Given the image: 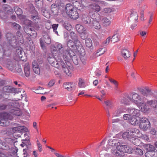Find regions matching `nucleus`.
<instances>
[{
    "label": "nucleus",
    "mask_w": 157,
    "mask_h": 157,
    "mask_svg": "<svg viewBox=\"0 0 157 157\" xmlns=\"http://www.w3.org/2000/svg\"><path fill=\"white\" fill-rule=\"evenodd\" d=\"M51 42V38L48 34L45 33L43 37L40 39V44L42 48L45 47V43L49 44Z\"/></svg>",
    "instance_id": "10"
},
{
    "label": "nucleus",
    "mask_w": 157,
    "mask_h": 157,
    "mask_svg": "<svg viewBox=\"0 0 157 157\" xmlns=\"http://www.w3.org/2000/svg\"><path fill=\"white\" fill-rule=\"evenodd\" d=\"M85 44L86 47L90 48L92 45V40L90 38H88L85 40Z\"/></svg>",
    "instance_id": "48"
},
{
    "label": "nucleus",
    "mask_w": 157,
    "mask_h": 157,
    "mask_svg": "<svg viewBox=\"0 0 157 157\" xmlns=\"http://www.w3.org/2000/svg\"><path fill=\"white\" fill-rule=\"evenodd\" d=\"M6 38L9 42V45L4 47V52L7 51H11L14 49L17 45L18 42L15 36L11 33H8L6 34Z\"/></svg>",
    "instance_id": "3"
},
{
    "label": "nucleus",
    "mask_w": 157,
    "mask_h": 157,
    "mask_svg": "<svg viewBox=\"0 0 157 157\" xmlns=\"http://www.w3.org/2000/svg\"><path fill=\"white\" fill-rule=\"evenodd\" d=\"M89 14L90 17L92 19H96V17H95L94 15L96 14H98L96 12H95L94 11H90Z\"/></svg>",
    "instance_id": "63"
},
{
    "label": "nucleus",
    "mask_w": 157,
    "mask_h": 157,
    "mask_svg": "<svg viewBox=\"0 0 157 157\" xmlns=\"http://www.w3.org/2000/svg\"><path fill=\"white\" fill-rule=\"evenodd\" d=\"M80 37L82 40H86L87 37V32H83L81 33Z\"/></svg>",
    "instance_id": "54"
},
{
    "label": "nucleus",
    "mask_w": 157,
    "mask_h": 157,
    "mask_svg": "<svg viewBox=\"0 0 157 157\" xmlns=\"http://www.w3.org/2000/svg\"><path fill=\"white\" fill-rule=\"evenodd\" d=\"M7 17L6 14L4 12L0 10V17L2 19H5Z\"/></svg>",
    "instance_id": "61"
},
{
    "label": "nucleus",
    "mask_w": 157,
    "mask_h": 157,
    "mask_svg": "<svg viewBox=\"0 0 157 157\" xmlns=\"http://www.w3.org/2000/svg\"><path fill=\"white\" fill-rule=\"evenodd\" d=\"M145 149L147 151L153 152L155 150V147L153 145L148 144H145L143 145Z\"/></svg>",
    "instance_id": "30"
},
{
    "label": "nucleus",
    "mask_w": 157,
    "mask_h": 157,
    "mask_svg": "<svg viewBox=\"0 0 157 157\" xmlns=\"http://www.w3.org/2000/svg\"><path fill=\"white\" fill-rule=\"evenodd\" d=\"M61 66L63 68L64 71L66 75L68 76H71V73L68 67L66 66V64L64 63V65H60V67Z\"/></svg>",
    "instance_id": "28"
},
{
    "label": "nucleus",
    "mask_w": 157,
    "mask_h": 157,
    "mask_svg": "<svg viewBox=\"0 0 157 157\" xmlns=\"http://www.w3.org/2000/svg\"><path fill=\"white\" fill-rule=\"evenodd\" d=\"M24 71L25 75L26 77H28L30 75V69L29 63H26L25 64L24 67Z\"/></svg>",
    "instance_id": "25"
},
{
    "label": "nucleus",
    "mask_w": 157,
    "mask_h": 157,
    "mask_svg": "<svg viewBox=\"0 0 157 157\" xmlns=\"http://www.w3.org/2000/svg\"><path fill=\"white\" fill-rule=\"evenodd\" d=\"M13 27L15 29L18 30H20V29H21V26L20 25L17 24L15 22H14L13 23Z\"/></svg>",
    "instance_id": "60"
},
{
    "label": "nucleus",
    "mask_w": 157,
    "mask_h": 157,
    "mask_svg": "<svg viewBox=\"0 0 157 157\" xmlns=\"http://www.w3.org/2000/svg\"><path fill=\"white\" fill-rule=\"evenodd\" d=\"M148 104L154 108L155 112L157 114V101L152 100L147 102Z\"/></svg>",
    "instance_id": "23"
},
{
    "label": "nucleus",
    "mask_w": 157,
    "mask_h": 157,
    "mask_svg": "<svg viewBox=\"0 0 157 157\" xmlns=\"http://www.w3.org/2000/svg\"><path fill=\"white\" fill-rule=\"evenodd\" d=\"M81 19L82 23L85 25H89L92 21L90 17L85 14H82Z\"/></svg>",
    "instance_id": "14"
},
{
    "label": "nucleus",
    "mask_w": 157,
    "mask_h": 157,
    "mask_svg": "<svg viewBox=\"0 0 157 157\" xmlns=\"http://www.w3.org/2000/svg\"><path fill=\"white\" fill-rule=\"evenodd\" d=\"M13 132H21L23 131L27 132L28 129L26 127L23 126H17L13 128Z\"/></svg>",
    "instance_id": "20"
},
{
    "label": "nucleus",
    "mask_w": 157,
    "mask_h": 157,
    "mask_svg": "<svg viewBox=\"0 0 157 157\" xmlns=\"http://www.w3.org/2000/svg\"><path fill=\"white\" fill-rule=\"evenodd\" d=\"M139 132V130L136 128H130L123 133L122 138L124 139L129 140L134 137L136 133H138Z\"/></svg>",
    "instance_id": "5"
},
{
    "label": "nucleus",
    "mask_w": 157,
    "mask_h": 157,
    "mask_svg": "<svg viewBox=\"0 0 157 157\" xmlns=\"http://www.w3.org/2000/svg\"><path fill=\"white\" fill-rule=\"evenodd\" d=\"M63 87L64 88L67 89L68 91H71L75 89V86L72 82H66L64 83Z\"/></svg>",
    "instance_id": "19"
},
{
    "label": "nucleus",
    "mask_w": 157,
    "mask_h": 157,
    "mask_svg": "<svg viewBox=\"0 0 157 157\" xmlns=\"http://www.w3.org/2000/svg\"><path fill=\"white\" fill-rule=\"evenodd\" d=\"M135 153L136 155H143V152L142 149H140L139 147H136L135 149Z\"/></svg>",
    "instance_id": "52"
},
{
    "label": "nucleus",
    "mask_w": 157,
    "mask_h": 157,
    "mask_svg": "<svg viewBox=\"0 0 157 157\" xmlns=\"http://www.w3.org/2000/svg\"><path fill=\"white\" fill-rule=\"evenodd\" d=\"M9 112L15 116H20L22 115V112L19 109L15 108L13 106V108L10 109Z\"/></svg>",
    "instance_id": "16"
},
{
    "label": "nucleus",
    "mask_w": 157,
    "mask_h": 157,
    "mask_svg": "<svg viewBox=\"0 0 157 157\" xmlns=\"http://www.w3.org/2000/svg\"><path fill=\"white\" fill-rule=\"evenodd\" d=\"M78 85L80 88L84 87L86 86L85 83L83 79L81 78H79Z\"/></svg>",
    "instance_id": "49"
},
{
    "label": "nucleus",
    "mask_w": 157,
    "mask_h": 157,
    "mask_svg": "<svg viewBox=\"0 0 157 157\" xmlns=\"http://www.w3.org/2000/svg\"><path fill=\"white\" fill-rule=\"evenodd\" d=\"M13 87L11 86H6L4 88V90L7 93H12Z\"/></svg>",
    "instance_id": "53"
},
{
    "label": "nucleus",
    "mask_w": 157,
    "mask_h": 157,
    "mask_svg": "<svg viewBox=\"0 0 157 157\" xmlns=\"http://www.w3.org/2000/svg\"><path fill=\"white\" fill-rule=\"evenodd\" d=\"M12 117L7 113H2V119L7 120H11Z\"/></svg>",
    "instance_id": "45"
},
{
    "label": "nucleus",
    "mask_w": 157,
    "mask_h": 157,
    "mask_svg": "<svg viewBox=\"0 0 157 157\" xmlns=\"http://www.w3.org/2000/svg\"><path fill=\"white\" fill-rule=\"evenodd\" d=\"M150 123L149 120L146 117H142L140 119L139 126L143 130H147L150 127Z\"/></svg>",
    "instance_id": "9"
},
{
    "label": "nucleus",
    "mask_w": 157,
    "mask_h": 157,
    "mask_svg": "<svg viewBox=\"0 0 157 157\" xmlns=\"http://www.w3.org/2000/svg\"><path fill=\"white\" fill-rule=\"evenodd\" d=\"M109 80L110 82L114 84L116 87L117 88L118 86V83L117 81L110 78H109Z\"/></svg>",
    "instance_id": "57"
},
{
    "label": "nucleus",
    "mask_w": 157,
    "mask_h": 157,
    "mask_svg": "<svg viewBox=\"0 0 157 157\" xmlns=\"http://www.w3.org/2000/svg\"><path fill=\"white\" fill-rule=\"evenodd\" d=\"M6 66L9 70L12 71L14 70L15 65L13 61H9L6 62Z\"/></svg>",
    "instance_id": "26"
},
{
    "label": "nucleus",
    "mask_w": 157,
    "mask_h": 157,
    "mask_svg": "<svg viewBox=\"0 0 157 157\" xmlns=\"http://www.w3.org/2000/svg\"><path fill=\"white\" fill-rule=\"evenodd\" d=\"M30 9L29 10L30 13L32 14V15H31V19L34 21H36L37 19H39V17L38 16V13L36 10H35L33 5H31L30 6Z\"/></svg>",
    "instance_id": "11"
},
{
    "label": "nucleus",
    "mask_w": 157,
    "mask_h": 157,
    "mask_svg": "<svg viewBox=\"0 0 157 157\" xmlns=\"http://www.w3.org/2000/svg\"><path fill=\"white\" fill-rule=\"evenodd\" d=\"M33 69V72L37 75H39L40 73V69L37 61L33 60L32 63Z\"/></svg>",
    "instance_id": "15"
},
{
    "label": "nucleus",
    "mask_w": 157,
    "mask_h": 157,
    "mask_svg": "<svg viewBox=\"0 0 157 157\" xmlns=\"http://www.w3.org/2000/svg\"><path fill=\"white\" fill-rule=\"evenodd\" d=\"M124 109L121 108H118L113 113L114 116H119L121 114L124 112Z\"/></svg>",
    "instance_id": "38"
},
{
    "label": "nucleus",
    "mask_w": 157,
    "mask_h": 157,
    "mask_svg": "<svg viewBox=\"0 0 157 157\" xmlns=\"http://www.w3.org/2000/svg\"><path fill=\"white\" fill-rule=\"evenodd\" d=\"M55 4H53L51 5V11L52 12L55 11V9H56V7H57V5L59 6H64V4L61 2L60 0H57L56 1Z\"/></svg>",
    "instance_id": "18"
},
{
    "label": "nucleus",
    "mask_w": 157,
    "mask_h": 157,
    "mask_svg": "<svg viewBox=\"0 0 157 157\" xmlns=\"http://www.w3.org/2000/svg\"><path fill=\"white\" fill-rule=\"evenodd\" d=\"M14 10L15 13L17 15H20L22 13V10L17 6L15 7Z\"/></svg>",
    "instance_id": "51"
},
{
    "label": "nucleus",
    "mask_w": 157,
    "mask_h": 157,
    "mask_svg": "<svg viewBox=\"0 0 157 157\" xmlns=\"http://www.w3.org/2000/svg\"><path fill=\"white\" fill-rule=\"evenodd\" d=\"M58 26V24H53L52 25V29H53V32L57 34H58V32L57 31V29Z\"/></svg>",
    "instance_id": "58"
},
{
    "label": "nucleus",
    "mask_w": 157,
    "mask_h": 157,
    "mask_svg": "<svg viewBox=\"0 0 157 157\" xmlns=\"http://www.w3.org/2000/svg\"><path fill=\"white\" fill-rule=\"evenodd\" d=\"M112 11V9L109 8H105L102 11V12L105 13H110Z\"/></svg>",
    "instance_id": "59"
},
{
    "label": "nucleus",
    "mask_w": 157,
    "mask_h": 157,
    "mask_svg": "<svg viewBox=\"0 0 157 157\" xmlns=\"http://www.w3.org/2000/svg\"><path fill=\"white\" fill-rule=\"evenodd\" d=\"M4 10L5 12L8 15H11L13 13V9L8 5H6L4 7Z\"/></svg>",
    "instance_id": "35"
},
{
    "label": "nucleus",
    "mask_w": 157,
    "mask_h": 157,
    "mask_svg": "<svg viewBox=\"0 0 157 157\" xmlns=\"http://www.w3.org/2000/svg\"><path fill=\"white\" fill-rule=\"evenodd\" d=\"M121 55L125 59L129 58L131 54L127 49H123L121 51Z\"/></svg>",
    "instance_id": "24"
},
{
    "label": "nucleus",
    "mask_w": 157,
    "mask_h": 157,
    "mask_svg": "<svg viewBox=\"0 0 157 157\" xmlns=\"http://www.w3.org/2000/svg\"><path fill=\"white\" fill-rule=\"evenodd\" d=\"M9 141H11L12 144L4 142L2 140H0V148L6 150H9L11 147V144L13 143V141L10 139H9Z\"/></svg>",
    "instance_id": "12"
},
{
    "label": "nucleus",
    "mask_w": 157,
    "mask_h": 157,
    "mask_svg": "<svg viewBox=\"0 0 157 157\" xmlns=\"http://www.w3.org/2000/svg\"><path fill=\"white\" fill-rule=\"evenodd\" d=\"M48 62L51 66L57 68H59L60 65H64V62L62 60L58 62L55 59L52 57H49L48 58Z\"/></svg>",
    "instance_id": "8"
},
{
    "label": "nucleus",
    "mask_w": 157,
    "mask_h": 157,
    "mask_svg": "<svg viewBox=\"0 0 157 157\" xmlns=\"http://www.w3.org/2000/svg\"><path fill=\"white\" fill-rule=\"evenodd\" d=\"M78 43H76L75 41H72L71 40H69L67 43V47L70 49V48H74L75 46L76 45V44Z\"/></svg>",
    "instance_id": "37"
},
{
    "label": "nucleus",
    "mask_w": 157,
    "mask_h": 157,
    "mask_svg": "<svg viewBox=\"0 0 157 157\" xmlns=\"http://www.w3.org/2000/svg\"><path fill=\"white\" fill-rule=\"evenodd\" d=\"M73 6L75 7L77 9L81 10L82 9V6H81V2L80 1H76L75 2H72Z\"/></svg>",
    "instance_id": "32"
},
{
    "label": "nucleus",
    "mask_w": 157,
    "mask_h": 157,
    "mask_svg": "<svg viewBox=\"0 0 157 157\" xmlns=\"http://www.w3.org/2000/svg\"><path fill=\"white\" fill-rule=\"evenodd\" d=\"M156 155L155 152L147 151L145 153V155L146 157H155V155Z\"/></svg>",
    "instance_id": "50"
},
{
    "label": "nucleus",
    "mask_w": 157,
    "mask_h": 157,
    "mask_svg": "<svg viewBox=\"0 0 157 157\" xmlns=\"http://www.w3.org/2000/svg\"><path fill=\"white\" fill-rule=\"evenodd\" d=\"M76 9L71 4H67L66 5L65 10L66 13Z\"/></svg>",
    "instance_id": "36"
},
{
    "label": "nucleus",
    "mask_w": 157,
    "mask_h": 157,
    "mask_svg": "<svg viewBox=\"0 0 157 157\" xmlns=\"http://www.w3.org/2000/svg\"><path fill=\"white\" fill-rule=\"evenodd\" d=\"M9 121L8 120L4 119H0V126H6L9 125Z\"/></svg>",
    "instance_id": "43"
},
{
    "label": "nucleus",
    "mask_w": 157,
    "mask_h": 157,
    "mask_svg": "<svg viewBox=\"0 0 157 157\" xmlns=\"http://www.w3.org/2000/svg\"><path fill=\"white\" fill-rule=\"evenodd\" d=\"M75 29H76L77 32L79 33L86 32V29L81 25L77 24L76 25Z\"/></svg>",
    "instance_id": "33"
},
{
    "label": "nucleus",
    "mask_w": 157,
    "mask_h": 157,
    "mask_svg": "<svg viewBox=\"0 0 157 157\" xmlns=\"http://www.w3.org/2000/svg\"><path fill=\"white\" fill-rule=\"evenodd\" d=\"M70 54L67 55L66 56V58L64 57L63 58L64 60L66 62V63L69 61L72 60L73 62L75 65L78 64V61L77 57L75 55V53L73 51H70Z\"/></svg>",
    "instance_id": "7"
},
{
    "label": "nucleus",
    "mask_w": 157,
    "mask_h": 157,
    "mask_svg": "<svg viewBox=\"0 0 157 157\" xmlns=\"http://www.w3.org/2000/svg\"><path fill=\"white\" fill-rule=\"evenodd\" d=\"M129 140L132 142V144L137 146H139L140 144V140L138 138H136L135 137Z\"/></svg>",
    "instance_id": "39"
},
{
    "label": "nucleus",
    "mask_w": 157,
    "mask_h": 157,
    "mask_svg": "<svg viewBox=\"0 0 157 157\" xmlns=\"http://www.w3.org/2000/svg\"><path fill=\"white\" fill-rule=\"evenodd\" d=\"M81 6H82V9L84 7H86L89 6L87 3L84 0H82L81 1Z\"/></svg>",
    "instance_id": "62"
},
{
    "label": "nucleus",
    "mask_w": 157,
    "mask_h": 157,
    "mask_svg": "<svg viewBox=\"0 0 157 157\" xmlns=\"http://www.w3.org/2000/svg\"><path fill=\"white\" fill-rule=\"evenodd\" d=\"M128 112L131 115L136 117H138L140 116V112L138 109L129 108H128Z\"/></svg>",
    "instance_id": "13"
},
{
    "label": "nucleus",
    "mask_w": 157,
    "mask_h": 157,
    "mask_svg": "<svg viewBox=\"0 0 157 157\" xmlns=\"http://www.w3.org/2000/svg\"><path fill=\"white\" fill-rule=\"evenodd\" d=\"M132 116L130 114H126L123 115V118L125 120L129 121L130 119V117H131Z\"/></svg>",
    "instance_id": "64"
},
{
    "label": "nucleus",
    "mask_w": 157,
    "mask_h": 157,
    "mask_svg": "<svg viewBox=\"0 0 157 157\" xmlns=\"http://www.w3.org/2000/svg\"><path fill=\"white\" fill-rule=\"evenodd\" d=\"M111 37L110 36H109L105 41L103 42V46H105L108 45L110 41H111Z\"/></svg>",
    "instance_id": "55"
},
{
    "label": "nucleus",
    "mask_w": 157,
    "mask_h": 157,
    "mask_svg": "<svg viewBox=\"0 0 157 157\" xmlns=\"http://www.w3.org/2000/svg\"><path fill=\"white\" fill-rule=\"evenodd\" d=\"M101 21V25L104 27H107L109 26L111 23V21L109 19L106 17H104L102 18Z\"/></svg>",
    "instance_id": "21"
},
{
    "label": "nucleus",
    "mask_w": 157,
    "mask_h": 157,
    "mask_svg": "<svg viewBox=\"0 0 157 157\" xmlns=\"http://www.w3.org/2000/svg\"><path fill=\"white\" fill-rule=\"evenodd\" d=\"M63 27L66 29V30L70 31L72 29V27L70 23L68 22H64L63 25Z\"/></svg>",
    "instance_id": "47"
},
{
    "label": "nucleus",
    "mask_w": 157,
    "mask_h": 157,
    "mask_svg": "<svg viewBox=\"0 0 157 157\" xmlns=\"http://www.w3.org/2000/svg\"><path fill=\"white\" fill-rule=\"evenodd\" d=\"M89 7L90 9L98 12L100 11L101 7L98 5L95 4H92L89 5Z\"/></svg>",
    "instance_id": "31"
},
{
    "label": "nucleus",
    "mask_w": 157,
    "mask_h": 157,
    "mask_svg": "<svg viewBox=\"0 0 157 157\" xmlns=\"http://www.w3.org/2000/svg\"><path fill=\"white\" fill-rule=\"evenodd\" d=\"M13 51L14 54L17 57L20 58L21 60H24V57H25V53L22 50V49L21 47H18L17 45V47L14 49L11 50V51H6V52H4V53H6L7 52L9 54H10L11 52Z\"/></svg>",
    "instance_id": "6"
},
{
    "label": "nucleus",
    "mask_w": 157,
    "mask_h": 157,
    "mask_svg": "<svg viewBox=\"0 0 157 157\" xmlns=\"http://www.w3.org/2000/svg\"><path fill=\"white\" fill-rule=\"evenodd\" d=\"M67 13L71 18L74 19H77L79 17L78 13H77L76 9H74Z\"/></svg>",
    "instance_id": "17"
},
{
    "label": "nucleus",
    "mask_w": 157,
    "mask_h": 157,
    "mask_svg": "<svg viewBox=\"0 0 157 157\" xmlns=\"http://www.w3.org/2000/svg\"><path fill=\"white\" fill-rule=\"evenodd\" d=\"M127 99H128V98H126L124 97H123L121 99V102L123 104H129V102L128 101Z\"/></svg>",
    "instance_id": "56"
},
{
    "label": "nucleus",
    "mask_w": 157,
    "mask_h": 157,
    "mask_svg": "<svg viewBox=\"0 0 157 157\" xmlns=\"http://www.w3.org/2000/svg\"><path fill=\"white\" fill-rule=\"evenodd\" d=\"M89 26L94 27L97 29H101V26L99 23L96 20H92L90 24L89 25Z\"/></svg>",
    "instance_id": "22"
},
{
    "label": "nucleus",
    "mask_w": 157,
    "mask_h": 157,
    "mask_svg": "<svg viewBox=\"0 0 157 157\" xmlns=\"http://www.w3.org/2000/svg\"><path fill=\"white\" fill-rule=\"evenodd\" d=\"M138 14L136 11H133L132 12L131 14L130 15V17L132 19H134L135 21H137L138 19Z\"/></svg>",
    "instance_id": "41"
},
{
    "label": "nucleus",
    "mask_w": 157,
    "mask_h": 157,
    "mask_svg": "<svg viewBox=\"0 0 157 157\" xmlns=\"http://www.w3.org/2000/svg\"><path fill=\"white\" fill-rule=\"evenodd\" d=\"M83 50L84 51V50ZM85 52V51H84L83 53H80L79 55L80 59L82 63L83 64H85L86 63V57Z\"/></svg>",
    "instance_id": "40"
},
{
    "label": "nucleus",
    "mask_w": 157,
    "mask_h": 157,
    "mask_svg": "<svg viewBox=\"0 0 157 157\" xmlns=\"http://www.w3.org/2000/svg\"><path fill=\"white\" fill-rule=\"evenodd\" d=\"M22 141H24V142L25 143V145L26 146V148L28 149H31V143L29 142V139H25V140H22Z\"/></svg>",
    "instance_id": "46"
},
{
    "label": "nucleus",
    "mask_w": 157,
    "mask_h": 157,
    "mask_svg": "<svg viewBox=\"0 0 157 157\" xmlns=\"http://www.w3.org/2000/svg\"><path fill=\"white\" fill-rule=\"evenodd\" d=\"M141 95H139L136 93H132L127 96V98L132 102L138 106L143 105L146 102V97L152 94L151 90L147 87L139 89Z\"/></svg>",
    "instance_id": "1"
},
{
    "label": "nucleus",
    "mask_w": 157,
    "mask_h": 157,
    "mask_svg": "<svg viewBox=\"0 0 157 157\" xmlns=\"http://www.w3.org/2000/svg\"><path fill=\"white\" fill-rule=\"evenodd\" d=\"M104 103L105 104L106 106H107V109H112L114 107V104L111 100H106L105 101Z\"/></svg>",
    "instance_id": "29"
},
{
    "label": "nucleus",
    "mask_w": 157,
    "mask_h": 157,
    "mask_svg": "<svg viewBox=\"0 0 157 157\" xmlns=\"http://www.w3.org/2000/svg\"><path fill=\"white\" fill-rule=\"evenodd\" d=\"M128 121L130 124L133 125H135L138 123V120L134 117H130V119Z\"/></svg>",
    "instance_id": "44"
},
{
    "label": "nucleus",
    "mask_w": 157,
    "mask_h": 157,
    "mask_svg": "<svg viewBox=\"0 0 157 157\" xmlns=\"http://www.w3.org/2000/svg\"><path fill=\"white\" fill-rule=\"evenodd\" d=\"M70 36L71 39L76 43H79V41L78 39V36L74 32H71L70 33Z\"/></svg>",
    "instance_id": "34"
},
{
    "label": "nucleus",
    "mask_w": 157,
    "mask_h": 157,
    "mask_svg": "<svg viewBox=\"0 0 157 157\" xmlns=\"http://www.w3.org/2000/svg\"><path fill=\"white\" fill-rule=\"evenodd\" d=\"M56 49L59 52V55H61L63 58L66 59V56L67 55L70 54V51H72L70 49H69L66 45H64L61 43L57 44Z\"/></svg>",
    "instance_id": "4"
},
{
    "label": "nucleus",
    "mask_w": 157,
    "mask_h": 157,
    "mask_svg": "<svg viewBox=\"0 0 157 157\" xmlns=\"http://www.w3.org/2000/svg\"><path fill=\"white\" fill-rule=\"evenodd\" d=\"M13 104L12 103H9L6 105L4 104L0 105V110H4L7 109L10 110L13 108Z\"/></svg>",
    "instance_id": "27"
},
{
    "label": "nucleus",
    "mask_w": 157,
    "mask_h": 157,
    "mask_svg": "<svg viewBox=\"0 0 157 157\" xmlns=\"http://www.w3.org/2000/svg\"><path fill=\"white\" fill-rule=\"evenodd\" d=\"M120 35L118 34H116L113 35L111 39V41H113L114 43L117 42L119 41L120 39Z\"/></svg>",
    "instance_id": "42"
},
{
    "label": "nucleus",
    "mask_w": 157,
    "mask_h": 157,
    "mask_svg": "<svg viewBox=\"0 0 157 157\" xmlns=\"http://www.w3.org/2000/svg\"><path fill=\"white\" fill-rule=\"evenodd\" d=\"M108 143L109 146H117L116 147H113L111 150L112 153L117 156H122L123 154V150L121 151L118 149L119 146L124 148L125 151L127 153H132V148L129 147L127 145H121V143L119 142V140L116 139L109 140Z\"/></svg>",
    "instance_id": "2"
}]
</instances>
